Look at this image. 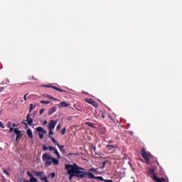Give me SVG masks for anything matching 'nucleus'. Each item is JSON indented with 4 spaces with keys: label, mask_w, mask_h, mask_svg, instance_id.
Returning a JSON list of instances; mask_svg holds the SVG:
<instances>
[{
    "label": "nucleus",
    "mask_w": 182,
    "mask_h": 182,
    "mask_svg": "<svg viewBox=\"0 0 182 182\" xmlns=\"http://www.w3.org/2000/svg\"><path fill=\"white\" fill-rule=\"evenodd\" d=\"M42 160L45 162V166H52V163L55 166L59 164V160L56 159L55 158L52 157L48 153H45L42 156Z\"/></svg>",
    "instance_id": "obj_1"
},
{
    "label": "nucleus",
    "mask_w": 182,
    "mask_h": 182,
    "mask_svg": "<svg viewBox=\"0 0 182 182\" xmlns=\"http://www.w3.org/2000/svg\"><path fill=\"white\" fill-rule=\"evenodd\" d=\"M70 166L77 178H85V177H86V172L80 171L85 170V168L79 167L76 164L73 165L70 164Z\"/></svg>",
    "instance_id": "obj_2"
},
{
    "label": "nucleus",
    "mask_w": 182,
    "mask_h": 182,
    "mask_svg": "<svg viewBox=\"0 0 182 182\" xmlns=\"http://www.w3.org/2000/svg\"><path fill=\"white\" fill-rule=\"evenodd\" d=\"M156 171H157V168L156 166L149 168L148 169V176H149V177H151L154 181H156V182L165 181L166 179H164V178H160L157 177V173H156Z\"/></svg>",
    "instance_id": "obj_3"
},
{
    "label": "nucleus",
    "mask_w": 182,
    "mask_h": 182,
    "mask_svg": "<svg viewBox=\"0 0 182 182\" xmlns=\"http://www.w3.org/2000/svg\"><path fill=\"white\" fill-rule=\"evenodd\" d=\"M141 155L142 156L143 159H144L146 163L147 164H150V159H151V154L146 152V149L144 148H141Z\"/></svg>",
    "instance_id": "obj_4"
},
{
    "label": "nucleus",
    "mask_w": 182,
    "mask_h": 182,
    "mask_svg": "<svg viewBox=\"0 0 182 182\" xmlns=\"http://www.w3.org/2000/svg\"><path fill=\"white\" fill-rule=\"evenodd\" d=\"M65 170L68 171V174L69 176L68 178L70 181H72V178L73 177H75V172H73V170L72 169V167L70 166V164H65Z\"/></svg>",
    "instance_id": "obj_5"
},
{
    "label": "nucleus",
    "mask_w": 182,
    "mask_h": 182,
    "mask_svg": "<svg viewBox=\"0 0 182 182\" xmlns=\"http://www.w3.org/2000/svg\"><path fill=\"white\" fill-rule=\"evenodd\" d=\"M9 129V133H12V132H14L16 134V141H18V140H19V139L22 137V133L18 128L14 129V127H11Z\"/></svg>",
    "instance_id": "obj_6"
},
{
    "label": "nucleus",
    "mask_w": 182,
    "mask_h": 182,
    "mask_svg": "<svg viewBox=\"0 0 182 182\" xmlns=\"http://www.w3.org/2000/svg\"><path fill=\"white\" fill-rule=\"evenodd\" d=\"M86 103H88L89 105H91L92 106H94V107H99V104L93 99L92 98H87L85 99Z\"/></svg>",
    "instance_id": "obj_7"
},
{
    "label": "nucleus",
    "mask_w": 182,
    "mask_h": 182,
    "mask_svg": "<svg viewBox=\"0 0 182 182\" xmlns=\"http://www.w3.org/2000/svg\"><path fill=\"white\" fill-rule=\"evenodd\" d=\"M26 122H28V126H32V123H33V119L32 118H31V113H28L26 116V120L23 121L21 123L23 124H26Z\"/></svg>",
    "instance_id": "obj_8"
},
{
    "label": "nucleus",
    "mask_w": 182,
    "mask_h": 182,
    "mask_svg": "<svg viewBox=\"0 0 182 182\" xmlns=\"http://www.w3.org/2000/svg\"><path fill=\"white\" fill-rule=\"evenodd\" d=\"M57 122V120H51L48 123V130H55V127H56Z\"/></svg>",
    "instance_id": "obj_9"
},
{
    "label": "nucleus",
    "mask_w": 182,
    "mask_h": 182,
    "mask_svg": "<svg viewBox=\"0 0 182 182\" xmlns=\"http://www.w3.org/2000/svg\"><path fill=\"white\" fill-rule=\"evenodd\" d=\"M46 87H51V89H54L55 90H57L58 92H60L61 93H66V90H62L56 86L46 85Z\"/></svg>",
    "instance_id": "obj_10"
},
{
    "label": "nucleus",
    "mask_w": 182,
    "mask_h": 182,
    "mask_svg": "<svg viewBox=\"0 0 182 182\" xmlns=\"http://www.w3.org/2000/svg\"><path fill=\"white\" fill-rule=\"evenodd\" d=\"M27 175L29 176L31 182H38V178H35L31 171H28Z\"/></svg>",
    "instance_id": "obj_11"
},
{
    "label": "nucleus",
    "mask_w": 182,
    "mask_h": 182,
    "mask_svg": "<svg viewBox=\"0 0 182 182\" xmlns=\"http://www.w3.org/2000/svg\"><path fill=\"white\" fill-rule=\"evenodd\" d=\"M36 131L38 133H44V134H46V130L43 129V128L42 127H38L36 129Z\"/></svg>",
    "instance_id": "obj_12"
},
{
    "label": "nucleus",
    "mask_w": 182,
    "mask_h": 182,
    "mask_svg": "<svg viewBox=\"0 0 182 182\" xmlns=\"http://www.w3.org/2000/svg\"><path fill=\"white\" fill-rule=\"evenodd\" d=\"M56 110H58V107H51L49 110H48V114L50 116L52 114H53V113H55V112H56Z\"/></svg>",
    "instance_id": "obj_13"
},
{
    "label": "nucleus",
    "mask_w": 182,
    "mask_h": 182,
    "mask_svg": "<svg viewBox=\"0 0 182 182\" xmlns=\"http://www.w3.org/2000/svg\"><path fill=\"white\" fill-rule=\"evenodd\" d=\"M58 107H69V104L66 103V102H61L58 105Z\"/></svg>",
    "instance_id": "obj_14"
},
{
    "label": "nucleus",
    "mask_w": 182,
    "mask_h": 182,
    "mask_svg": "<svg viewBox=\"0 0 182 182\" xmlns=\"http://www.w3.org/2000/svg\"><path fill=\"white\" fill-rule=\"evenodd\" d=\"M34 175L36 176V177H39L41 178H43V172L42 171H36L34 172Z\"/></svg>",
    "instance_id": "obj_15"
},
{
    "label": "nucleus",
    "mask_w": 182,
    "mask_h": 182,
    "mask_svg": "<svg viewBox=\"0 0 182 182\" xmlns=\"http://www.w3.org/2000/svg\"><path fill=\"white\" fill-rule=\"evenodd\" d=\"M27 136H28L30 139H33V133L32 132V129H27Z\"/></svg>",
    "instance_id": "obj_16"
},
{
    "label": "nucleus",
    "mask_w": 182,
    "mask_h": 182,
    "mask_svg": "<svg viewBox=\"0 0 182 182\" xmlns=\"http://www.w3.org/2000/svg\"><path fill=\"white\" fill-rule=\"evenodd\" d=\"M88 176L89 178H96V176L92 172H85V176Z\"/></svg>",
    "instance_id": "obj_17"
},
{
    "label": "nucleus",
    "mask_w": 182,
    "mask_h": 182,
    "mask_svg": "<svg viewBox=\"0 0 182 182\" xmlns=\"http://www.w3.org/2000/svg\"><path fill=\"white\" fill-rule=\"evenodd\" d=\"M57 146H58V149H60V151H62V153H65L66 152V151H65V149H64L65 146L63 145H60L59 144H57Z\"/></svg>",
    "instance_id": "obj_18"
},
{
    "label": "nucleus",
    "mask_w": 182,
    "mask_h": 182,
    "mask_svg": "<svg viewBox=\"0 0 182 182\" xmlns=\"http://www.w3.org/2000/svg\"><path fill=\"white\" fill-rule=\"evenodd\" d=\"M85 125L89 126V127H92V129H95V125L93 124V122H86Z\"/></svg>",
    "instance_id": "obj_19"
},
{
    "label": "nucleus",
    "mask_w": 182,
    "mask_h": 182,
    "mask_svg": "<svg viewBox=\"0 0 182 182\" xmlns=\"http://www.w3.org/2000/svg\"><path fill=\"white\" fill-rule=\"evenodd\" d=\"M106 148L108 149L109 150H113V149H116V146L114 145H107Z\"/></svg>",
    "instance_id": "obj_20"
},
{
    "label": "nucleus",
    "mask_w": 182,
    "mask_h": 182,
    "mask_svg": "<svg viewBox=\"0 0 182 182\" xmlns=\"http://www.w3.org/2000/svg\"><path fill=\"white\" fill-rule=\"evenodd\" d=\"M35 107H36V105H35L33 106V104H30L29 113H31L32 112V110H33V109H35Z\"/></svg>",
    "instance_id": "obj_21"
},
{
    "label": "nucleus",
    "mask_w": 182,
    "mask_h": 182,
    "mask_svg": "<svg viewBox=\"0 0 182 182\" xmlns=\"http://www.w3.org/2000/svg\"><path fill=\"white\" fill-rule=\"evenodd\" d=\"M107 163H109V161H105L102 162V166L100 167V168L103 169L105 168V167H106V164H107Z\"/></svg>",
    "instance_id": "obj_22"
},
{
    "label": "nucleus",
    "mask_w": 182,
    "mask_h": 182,
    "mask_svg": "<svg viewBox=\"0 0 182 182\" xmlns=\"http://www.w3.org/2000/svg\"><path fill=\"white\" fill-rule=\"evenodd\" d=\"M40 103H41V105H49L50 103V101L41 100L40 101Z\"/></svg>",
    "instance_id": "obj_23"
},
{
    "label": "nucleus",
    "mask_w": 182,
    "mask_h": 182,
    "mask_svg": "<svg viewBox=\"0 0 182 182\" xmlns=\"http://www.w3.org/2000/svg\"><path fill=\"white\" fill-rule=\"evenodd\" d=\"M55 172H53L48 175V178H51L52 180L53 178H55Z\"/></svg>",
    "instance_id": "obj_24"
},
{
    "label": "nucleus",
    "mask_w": 182,
    "mask_h": 182,
    "mask_svg": "<svg viewBox=\"0 0 182 182\" xmlns=\"http://www.w3.org/2000/svg\"><path fill=\"white\" fill-rule=\"evenodd\" d=\"M54 153L57 156L58 159H60V154H59V151H58V149H55Z\"/></svg>",
    "instance_id": "obj_25"
},
{
    "label": "nucleus",
    "mask_w": 182,
    "mask_h": 182,
    "mask_svg": "<svg viewBox=\"0 0 182 182\" xmlns=\"http://www.w3.org/2000/svg\"><path fill=\"white\" fill-rule=\"evenodd\" d=\"M50 139L51 141L53 143H54V144H57L58 145V141H56V139H55V138H53V136L50 137Z\"/></svg>",
    "instance_id": "obj_26"
},
{
    "label": "nucleus",
    "mask_w": 182,
    "mask_h": 182,
    "mask_svg": "<svg viewBox=\"0 0 182 182\" xmlns=\"http://www.w3.org/2000/svg\"><path fill=\"white\" fill-rule=\"evenodd\" d=\"M48 99H49V100H58V99L50 96V95H47Z\"/></svg>",
    "instance_id": "obj_27"
},
{
    "label": "nucleus",
    "mask_w": 182,
    "mask_h": 182,
    "mask_svg": "<svg viewBox=\"0 0 182 182\" xmlns=\"http://www.w3.org/2000/svg\"><path fill=\"white\" fill-rule=\"evenodd\" d=\"M49 130V132H48V136L49 137H52L50 136H53V129H48Z\"/></svg>",
    "instance_id": "obj_28"
},
{
    "label": "nucleus",
    "mask_w": 182,
    "mask_h": 182,
    "mask_svg": "<svg viewBox=\"0 0 182 182\" xmlns=\"http://www.w3.org/2000/svg\"><path fill=\"white\" fill-rule=\"evenodd\" d=\"M47 150H49V147L46 146V145H43V151H47Z\"/></svg>",
    "instance_id": "obj_29"
},
{
    "label": "nucleus",
    "mask_w": 182,
    "mask_h": 182,
    "mask_svg": "<svg viewBox=\"0 0 182 182\" xmlns=\"http://www.w3.org/2000/svg\"><path fill=\"white\" fill-rule=\"evenodd\" d=\"M97 170H99V168H91L90 169V171H92V173H97Z\"/></svg>",
    "instance_id": "obj_30"
},
{
    "label": "nucleus",
    "mask_w": 182,
    "mask_h": 182,
    "mask_svg": "<svg viewBox=\"0 0 182 182\" xmlns=\"http://www.w3.org/2000/svg\"><path fill=\"white\" fill-rule=\"evenodd\" d=\"M3 173H4V174H6V176H8V177H9V176H10L9 172H8V171L6 169H4Z\"/></svg>",
    "instance_id": "obj_31"
},
{
    "label": "nucleus",
    "mask_w": 182,
    "mask_h": 182,
    "mask_svg": "<svg viewBox=\"0 0 182 182\" xmlns=\"http://www.w3.org/2000/svg\"><path fill=\"white\" fill-rule=\"evenodd\" d=\"M107 118L109 119V120H111L112 122H114V119H113V117L110 114H107Z\"/></svg>",
    "instance_id": "obj_32"
},
{
    "label": "nucleus",
    "mask_w": 182,
    "mask_h": 182,
    "mask_svg": "<svg viewBox=\"0 0 182 182\" xmlns=\"http://www.w3.org/2000/svg\"><path fill=\"white\" fill-rule=\"evenodd\" d=\"M66 134V127H64L62 131H61V134L63 136L64 134Z\"/></svg>",
    "instance_id": "obj_33"
},
{
    "label": "nucleus",
    "mask_w": 182,
    "mask_h": 182,
    "mask_svg": "<svg viewBox=\"0 0 182 182\" xmlns=\"http://www.w3.org/2000/svg\"><path fill=\"white\" fill-rule=\"evenodd\" d=\"M96 180H100V181H103V177L102 176H95Z\"/></svg>",
    "instance_id": "obj_34"
},
{
    "label": "nucleus",
    "mask_w": 182,
    "mask_h": 182,
    "mask_svg": "<svg viewBox=\"0 0 182 182\" xmlns=\"http://www.w3.org/2000/svg\"><path fill=\"white\" fill-rule=\"evenodd\" d=\"M48 149L50 150V151L56 150V148L53 147V146H48Z\"/></svg>",
    "instance_id": "obj_35"
},
{
    "label": "nucleus",
    "mask_w": 182,
    "mask_h": 182,
    "mask_svg": "<svg viewBox=\"0 0 182 182\" xmlns=\"http://www.w3.org/2000/svg\"><path fill=\"white\" fill-rule=\"evenodd\" d=\"M41 180H42L43 181H45V182H48V177H46V176H44L43 178H41Z\"/></svg>",
    "instance_id": "obj_36"
},
{
    "label": "nucleus",
    "mask_w": 182,
    "mask_h": 182,
    "mask_svg": "<svg viewBox=\"0 0 182 182\" xmlns=\"http://www.w3.org/2000/svg\"><path fill=\"white\" fill-rule=\"evenodd\" d=\"M6 126H7L8 129H9L10 127H12V122H9L7 123Z\"/></svg>",
    "instance_id": "obj_37"
},
{
    "label": "nucleus",
    "mask_w": 182,
    "mask_h": 182,
    "mask_svg": "<svg viewBox=\"0 0 182 182\" xmlns=\"http://www.w3.org/2000/svg\"><path fill=\"white\" fill-rule=\"evenodd\" d=\"M101 133L102 134H106V128H102V130H101Z\"/></svg>",
    "instance_id": "obj_38"
},
{
    "label": "nucleus",
    "mask_w": 182,
    "mask_h": 182,
    "mask_svg": "<svg viewBox=\"0 0 182 182\" xmlns=\"http://www.w3.org/2000/svg\"><path fill=\"white\" fill-rule=\"evenodd\" d=\"M0 127H1V129H5V126L4 125V123L1 121H0Z\"/></svg>",
    "instance_id": "obj_39"
},
{
    "label": "nucleus",
    "mask_w": 182,
    "mask_h": 182,
    "mask_svg": "<svg viewBox=\"0 0 182 182\" xmlns=\"http://www.w3.org/2000/svg\"><path fill=\"white\" fill-rule=\"evenodd\" d=\"M38 136L40 139H43V134L39 133Z\"/></svg>",
    "instance_id": "obj_40"
},
{
    "label": "nucleus",
    "mask_w": 182,
    "mask_h": 182,
    "mask_svg": "<svg viewBox=\"0 0 182 182\" xmlns=\"http://www.w3.org/2000/svg\"><path fill=\"white\" fill-rule=\"evenodd\" d=\"M91 149H92L94 152H96V146H94L93 145H92Z\"/></svg>",
    "instance_id": "obj_41"
},
{
    "label": "nucleus",
    "mask_w": 182,
    "mask_h": 182,
    "mask_svg": "<svg viewBox=\"0 0 182 182\" xmlns=\"http://www.w3.org/2000/svg\"><path fill=\"white\" fill-rule=\"evenodd\" d=\"M43 112H45V109H40V114H43Z\"/></svg>",
    "instance_id": "obj_42"
},
{
    "label": "nucleus",
    "mask_w": 182,
    "mask_h": 182,
    "mask_svg": "<svg viewBox=\"0 0 182 182\" xmlns=\"http://www.w3.org/2000/svg\"><path fill=\"white\" fill-rule=\"evenodd\" d=\"M56 130H60V124L57 126Z\"/></svg>",
    "instance_id": "obj_43"
},
{
    "label": "nucleus",
    "mask_w": 182,
    "mask_h": 182,
    "mask_svg": "<svg viewBox=\"0 0 182 182\" xmlns=\"http://www.w3.org/2000/svg\"><path fill=\"white\" fill-rule=\"evenodd\" d=\"M26 96H28V94H26L23 97L25 102H26V100H27Z\"/></svg>",
    "instance_id": "obj_44"
},
{
    "label": "nucleus",
    "mask_w": 182,
    "mask_h": 182,
    "mask_svg": "<svg viewBox=\"0 0 182 182\" xmlns=\"http://www.w3.org/2000/svg\"><path fill=\"white\" fill-rule=\"evenodd\" d=\"M23 182H31V180L28 181L26 179H23Z\"/></svg>",
    "instance_id": "obj_45"
},
{
    "label": "nucleus",
    "mask_w": 182,
    "mask_h": 182,
    "mask_svg": "<svg viewBox=\"0 0 182 182\" xmlns=\"http://www.w3.org/2000/svg\"><path fill=\"white\" fill-rule=\"evenodd\" d=\"M104 182H113V181L112 180H105Z\"/></svg>",
    "instance_id": "obj_46"
},
{
    "label": "nucleus",
    "mask_w": 182,
    "mask_h": 182,
    "mask_svg": "<svg viewBox=\"0 0 182 182\" xmlns=\"http://www.w3.org/2000/svg\"><path fill=\"white\" fill-rule=\"evenodd\" d=\"M101 117H102V119H105L106 117V115H105V114H102Z\"/></svg>",
    "instance_id": "obj_47"
},
{
    "label": "nucleus",
    "mask_w": 182,
    "mask_h": 182,
    "mask_svg": "<svg viewBox=\"0 0 182 182\" xmlns=\"http://www.w3.org/2000/svg\"><path fill=\"white\" fill-rule=\"evenodd\" d=\"M43 125L45 124H48V121H44L43 123Z\"/></svg>",
    "instance_id": "obj_48"
},
{
    "label": "nucleus",
    "mask_w": 182,
    "mask_h": 182,
    "mask_svg": "<svg viewBox=\"0 0 182 182\" xmlns=\"http://www.w3.org/2000/svg\"><path fill=\"white\" fill-rule=\"evenodd\" d=\"M11 126L13 127H16V124H15V123H14L13 124H11Z\"/></svg>",
    "instance_id": "obj_49"
},
{
    "label": "nucleus",
    "mask_w": 182,
    "mask_h": 182,
    "mask_svg": "<svg viewBox=\"0 0 182 182\" xmlns=\"http://www.w3.org/2000/svg\"><path fill=\"white\" fill-rule=\"evenodd\" d=\"M31 79H33V80H37V79L35 78V77H33V76L31 77Z\"/></svg>",
    "instance_id": "obj_50"
},
{
    "label": "nucleus",
    "mask_w": 182,
    "mask_h": 182,
    "mask_svg": "<svg viewBox=\"0 0 182 182\" xmlns=\"http://www.w3.org/2000/svg\"><path fill=\"white\" fill-rule=\"evenodd\" d=\"M108 143L112 144V143H113V141L109 140V141H108Z\"/></svg>",
    "instance_id": "obj_51"
},
{
    "label": "nucleus",
    "mask_w": 182,
    "mask_h": 182,
    "mask_svg": "<svg viewBox=\"0 0 182 182\" xmlns=\"http://www.w3.org/2000/svg\"><path fill=\"white\" fill-rule=\"evenodd\" d=\"M0 116H2V111H0Z\"/></svg>",
    "instance_id": "obj_52"
},
{
    "label": "nucleus",
    "mask_w": 182,
    "mask_h": 182,
    "mask_svg": "<svg viewBox=\"0 0 182 182\" xmlns=\"http://www.w3.org/2000/svg\"><path fill=\"white\" fill-rule=\"evenodd\" d=\"M4 88H0V92H2Z\"/></svg>",
    "instance_id": "obj_53"
},
{
    "label": "nucleus",
    "mask_w": 182,
    "mask_h": 182,
    "mask_svg": "<svg viewBox=\"0 0 182 182\" xmlns=\"http://www.w3.org/2000/svg\"><path fill=\"white\" fill-rule=\"evenodd\" d=\"M33 113H34V114H35L38 113V112H36V111H34V112H33Z\"/></svg>",
    "instance_id": "obj_54"
},
{
    "label": "nucleus",
    "mask_w": 182,
    "mask_h": 182,
    "mask_svg": "<svg viewBox=\"0 0 182 182\" xmlns=\"http://www.w3.org/2000/svg\"><path fill=\"white\" fill-rule=\"evenodd\" d=\"M33 113H34V114H35L38 113V112H36V111H34V112H33Z\"/></svg>",
    "instance_id": "obj_55"
},
{
    "label": "nucleus",
    "mask_w": 182,
    "mask_h": 182,
    "mask_svg": "<svg viewBox=\"0 0 182 182\" xmlns=\"http://www.w3.org/2000/svg\"><path fill=\"white\" fill-rule=\"evenodd\" d=\"M72 154H69V156H72Z\"/></svg>",
    "instance_id": "obj_56"
},
{
    "label": "nucleus",
    "mask_w": 182,
    "mask_h": 182,
    "mask_svg": "<svg viewBox=\"0 0 182 182\" xmlns=\"http://www.w3.org/2000/svg\"><path fill=\"white\" fill-rule=\"evenodd\" d=\"M130 134H133V132H130Z\"/></svg>",
    "instance_id": "obj_57"
}]
</instances>
